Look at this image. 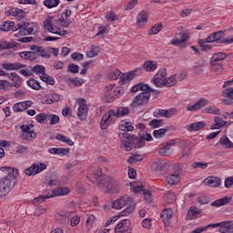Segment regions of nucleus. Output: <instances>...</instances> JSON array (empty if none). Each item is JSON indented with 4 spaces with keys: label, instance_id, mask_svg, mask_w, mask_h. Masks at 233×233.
Here are the masks:
<instances>
[{
    "label": "nucleus",
    "instance_id": "obj_1",
    "mask_svg": "<svg viewBox=\"0 0 233 233\" xmlns=\"http://www.w3.org/2000/svg\"><path fill=\"white\" fill-rule=\"evenodd\" d=\"M70 15H72V11H70V9H66L59 19H56L53 16H47L43 21V29L45 32L55 34L56 35H66L68 31L63 28H68V26H70V22H67Z\"/></svg>",
    "mask_w": 233,
    "mask_h": 233
},
{
    "label": "nucleus",
    "instance_id": "obj_2",
    "mask_svg": "<svg viewBox=\"0 0 233 233\" xmlns=\"http://www.w3.org/2000/svg\"><path fill=\"white\" fill-rule=\"evenodd\" d=\"M2 172H5V176L0 179V199L10 194L12 188L15 187V178L19 175V170L14 167H3Z\"/></svg>",
    "mask_w": 233,
    "mask_h": 233
},
{
    "label": "nucleus",
    "instance_id": "obj_3",
    "mask_svg": "<svg viewBox=\"0 0 233 233\" xmlns=\"http://www.w3.org/2000/svg\"><path fill=\"white\" fill-rule=\"evenodd\" d=\"M94 179L100 182L98 184L99 188L105 190V192H108L109 194H119V190H121V182L115 178H110L108 177L103 178V175L101 171H96L93 173Z\"/></svg>",
    "mask_w": 233,
    "mask_h": 233
},
{
    "label": "nucleus",
    "instance_id": "obj_4",
    "mask_svg": "<svg viewBox=\"0 0 233 233\" xmlns=\"http://www.w3.org/2000/svg\"><path fill=\"white\" fill-rule=\"evenodd\" d=\"M128 206L126 209L121 212L122 216H130L134 210H136V203L127 195L122 196L112 203V208L115 210H121L124 207Z\"/></svg>",
    "mask_w": 233,
    "mask_h": 233
},
{
    "label": "nucleus",
    "instance_id": "obj_5",
    "mask_svg": "<svg viewBox=\"0 0 233 233\" xmlns=\"http://www.w3.org/2000/svg\"><path fill=\"white\" fill-rule=\"evenodd\" d=\"M208 43H219L220 45H230L233 43V37L227 39L225 38V31L220 30L210 34L207 37Z\"/></svg>",
    "mask_w": 233,
    "mask_h": 233
},
{
    "label": "nucleus",
    "instance_id": "obj_6",
    "mask_svg": "<svg viewBox=\"0 0 233 233\" xmlns=\"http://www.w3.org/2000/svg\"><path fill=\"white\" fill-rule=\"evenodd\" d=\"M20 130L22 132V141H34L37 137V135L34 131V125L32 124L20 126Z\"/></svg>",
    "mask_w": 233,
    "mask_h": 233
},
{
    "label": "nucleus",
    "instance_id": "obj_7",
    "mask_svg": "<svg viewBox=\"0 0 233 233\" xmlns=\"http://www.w3.org/2000/svg\"><path fill=\"white\" fill-rule=\"evenodd\" d=\"M118 137L121 141V148H125L127 152H130L132 150V143L136 141V136L129 135L127 132L124 133H118Z\"/></svg>",
    "mask_w": 233,
    "mask_h": 233
},
{
    "label": "nucleus",
    "instance_id": "obj_8",
    "mask_svg": "<svg viewBox=\"0 0 233 233\" xmlns=\"http://www.w3.org/2000/svg\"><path fill=\"white\" fill-rule=\"evenodd\" d=\"M170 167V162L167 160H157L152 164V170L157 176H163Z\"/></svg>",
    "mask_w": 233,
    "mask_h": 233
},
{
    "label": "nucleus",
    "instance_id": "obj_9",
    "mask_svg": "<svg viewBox=\"0 0 233 233\" xmlns=\"http://www.w3.org/2000/svg\"><path fill=\"white\" fill-rule=\"evenodd\" d=\"M148 101H150V93H148V91H144L134 97L131 106L132 108H137L138 106L147 105Z\"/></svg>",
    "mask_w": 233,
    "mask_h": 233
},
{
    "label": "nucleus",
    "instance_id": "obj_10",
    "mask_svg": "<svg viewBox=\"0 0 233 233\" xmlns=\"http://www.w3.org/2000/svg\"><path fill=\"white\" fill-rule=\"evenodd\" d=\"M78 108L76 116L81 121H85L88 117V106L86 105V100L84 98H79L77 101Z\"/></svg>",
    "mask_w": 233,
    "mask_h": 233
},
{
    "label": "nucleus",
    "instance_id": "obj_11",
    "mask_svg": "<svg viewBox=\"0 0 233 233\" xmlns=\"http://www.w3.org/2000/svg\"><path fill=\"white\" fill-rule=\"evenodd\" d=\"M167 81V69H159L157 73L153 76L152 83L155 86L158 88H163L165 86V82Z\"/></svg>",
    "mask_w": 233,
    "mask_h": 233
},
{
    "label": "nucleus",
    "instance_id": "obj_12",
    "mask_svg": "<svg viewBox=\"0 0 233 233\" xmlns=\"http://www.w3.org/2000/svg\"><path fill=\"white\" fill-rule=\"evenodd\" d=\"M113 117H117V111L114 110H109L107 115H105L102 117V120L100 122V127L102 130H106L108 128L109 125H112L114 123V118Z\"/></svg>",
    "mask_w": 233,
    "mask_h": 233
},
{
    "label": "nucleus",
    "instance_id": "obj_13",
    "mask_svg": "<svg viewBox=\"0 0 233 233\" xmlns=\"http://www.w3.org/2000/svg\"><path fill=\"white\" fill-rule=\"evenodd\" d=\"M43 170H46V164L35 163V164H32L31 167H29L28 168H26L25 170V174L26 176H35V175L43 172Z\"/></svg>",
    "mask_w": 233,
    "mask_h": 233
},
{
    "label": "nucleus",
    "instance_id": "obj_14",
    "mask_svg": "<svg viewBox=\"0 0 233 233\" xmlns=\"http://www.w3.org/2000/svg\"><path fill=\"white\" fill-rule=\"evenodd\" d=\"M115 233H132L130 219H123L115 227Z\"/></svg>",
    "mask_w": 233,
    "mask_h": 233
},
{
    "label": "nucleus",
    "instance_id": "obj_15",
    "mask_svg": "<svg viewBox=\"0 0 233 233\" xmlns=\"http://www.w3.org/2000/svg\"><path fill=\"white\" fill-rule=\"evenodd\" d=\"M104 96L107 103H112L116 99V84H111L105 87Z\"/></svg>",
    "mask_w": 233,
    "mask_h": 233
},
{
    "label": "nucleus",
    "instance_id": "obj_16",
    "mask_svg": "<svg viewBox=\"0 0 233 233\" xmlns=\"http://www.w3.org/2000/svg\"><path fill=\"white\" fill-rule=\"evenodd\" d=\"M28 26H30V23H28V22L17 24L16 26H15V28H13V32H17V30H19L18 33H15L14 35L15 37H23V35H26V28H28Z\"/></svg>",
    "mask_w": 233,
    "mask_h": 233
},
{
    "label": "nucleus",
    "instance_id": "obj_17",
    "mask_svg": "<svg viewBox=\"0 0 233 233\" xmlns=\"http://www.w3.org/2000/svg\"><path fill=\"white\" fill-rule=\"evenodd\" d=\"M203 183L212 188H218V187H221V178L218 177H208L204 179Z\"/></svg>",
    "mask_w": 233,
    "mask_h": 233
},
{
    "label": "nucleus",
    "instance_id": "obj_18",
    "mask_svg": "<svg viewBox=\"0 0 233 233\" xmlns=\"http://www.w3.org/2000/svg\"><path fill=\"white\" fill-rule=\"evenodd\" d=\"M32 105H34V102H32L30 100H26L24 102H18L14 105L13 110L15 112H25V110H27V108H30V106H32Z\"/></svg>",
    "mask_w": 233,
    "mask_h": 233
},
{
    "label": "nucleus",
    "instance_id": "obj_19",
    "mask_svg": "<svg viewBox=\"0 0 233 233\" xmlns=\"http://www.w3.org/2000/svg\"><path fill=\"white\" fill-rule=\"evenodd\" d=\"M207 105H208V101L205 98H202L195 104L187 106V112H196L197 110L203 108V106H207Z\"/></svg>",
    "mask_w": 233,
    "mask_h": 233
},
{
    "label": "nucleus",
    "instance_id": "obj_20",
    "mask_svg": "<svg viewBox=\"0 0 233 233\" xmlns=\"http://www.w3.org/2000/svg\"><path fill=\"white\" fill-rule=\"evenodd\" d=\"M2 67L4 70L14 71L21 70V68H26V65L21 63H3Z\"/></svg>",
    "mask_w": 233,
    "mask_h": 233
},
{
    "label": "nucleus",
    "instance_id": "obj_21",
    "mask_svg": "<svg viewBox=\"0 0 233 233\" xmlns=\"http://www.w3.org/2000/svg\"><path fill=\"white\" fill-rule=\"evenodd\" d=\"M222 97L224 105H232L233 101V87H228L222 92Z\"/></svg>",
    "mask_w": 233,
    "mask_h": 233
},
{
    "label": "nucleus",
    "instance_id": "obj_22",
    "mask_svg": "<svg viewBox=\"0 0 233 233\" xmlns=\"http://www.w3.org/2000/svg\"><path fill=\"white\" fill-rule=\"evenodd\" d=\"M59 99H61V96L56 93H50L43 98V101L45 105H52V103H57Z\"/></svg>",
    "mask_w": 233,
    "mask_h": 233
},
{
    "label": "nucleus",
    "instance_id": "obj_23",
    "mask_svg": "<svg viewBox=\"0 0 233 233\" xmlns=\"http://www.w3.org/2000/svg\"><path fill=\"white\" fill-rule=\"evenodd\" d=\"M148 21V13L147 11H142L137 15V25L138 26H145Z\"/></svg>",
    "mask_w": 233,
    "mask_h": 233
},
{
    "label": "nucleus",
    "instance_id": "obj_24",
    "mask_svg": "<svg viewBox=\"0 0 233 233\" xmlns=\"http://www.w3.org/2000/svg\"><path fill=\"white\" fill-rule=\"evenodd\" d=\"M48 152L54 156H67V154L70 153V149L63 147H52L48 149Z\"/></svg>",
    "mask_w": 233,
    "mask_h": 233
},
{
    "label": "nucleus",
    "instance_id": "obj_25",
    "mask_svg": "<svg viewBox=\"0 0 233 233\" xmlns=\"http://www.w3.org/2000/svg\"><path fill=\"white\" fill-rule=\"evenodd\" d=\"M221 233H233V220L223 221L222 226L219 228Z\"/></svg>",
    "mask_w": 233,
    "mask_h": 233
},
{
    "label": "nucleus",
    "instance_id": "obj_26",
    "mask_svg": "<svg viewBox=\"0 0 233 233\" xmlns=\"http://www.w3.org/2000/svg\"><path fill=\"white\" fill-rule=\"evenodd\" d=\"M68 194H70V188L66 187H58L57 189L49 192L51 198H56V196H66Z\"/></svg>",
    "mask_w": 233,
    "mask_h": 233
},
{
    "label": "nucleus",
    "instance_id": "obj_27",
    "mask_svg": "<svg viewBox=\"0 0 233 233\" xmlns=\"http://www.w3.org/2000/svg\"><path fill=\"white\" fill-rule=\"evenodd\" d=\"M174 216V211L170 208H166L162 211L160 218L162 221H164L165 225L168 223L169 219H172V217Z\"/></svg>",
    "mask_w": 233,
    "mask_h": 233
},
{
    "label": "nucleus",
    "instance_id": "obj_28",
    "mask_svg": "<svg viewBox=\"0 0 233 233\" xmlns=\"http://www.w3.org/2000/svg\"><path fill=\"white\" fill-rule=\"evenodd\" d=\"M180 177L178 173H175V174H171L169 176L167 177L166 181L167 183V185H177V183H179L180 181Z\"/></svg>",
    "mask_w": 233,
    "mask_h": 233
},
{
    "label": "nucleus",
    "instance_id": "obj_29",
    "mask_svg": "<svg viewBox=\"0 0 233 233\" xmlns=\"http://www.w3.org/2000/svg\"><path fill=\"white\" fill-rule=\"evenodd\" d=\"M147 90H148V85L144 83H138L133 86L131 88V92H133L134 94L137 92H147Z\"/></svg>",
    "mask_w": 233,
    "mask_h": 233
},
{
    "label": "nucleus",
    "instance_id": "obj_30",
    "mask_svg": "<svg viewBox=\"0 0 233 233\" xmlns=\"http://www.w3.org/2000/svg\"><path fill=\"white\" fill-rule=\"evenodd\" d=\"M143 68L146 72H154L157 70V63L154 61H147L143 64Z\"/></svg>",
    "mask_w": 233,
    "mask_h": 233
},
{
    "label": "nucleus",
    "instance_id": "obj_31",
    "mask_svg": "<svg viewBox=\"0 0 233 233\" xmlns=\"http://www.w3.org/2000/svg\"><path fill=\"white\" fill-rule=\"evenodd\" d=\"M230 203V197H225L219 198L211 203V207H223L224 205H228Z\"/></svg>",
    "mask_w": 233,
    "mask_h": 233
},
{
    "label": "nucleus",
    "instance_id": "obj_32",
    "mask_svg": "<svg viewBox=\"0 0 233 233\" xmlns=\"http://www.w3.org/2000/svg\"><path fill=\"white\" fill-rule=\"evenodd\" d=\"M10 77L12 78L13 86H15V88H19L21 86V81H23V78H21V76L15 73H11Z\"/></svg>",
    "mask_w": 233,
    "mask_h": 233
},
{
    "label": "nucleus",
    "instance_id": "obj_33",
    "mask_svg": "<svg viewBox=\"0 0 233 233\" xmlns=\"http://www.w3.org/2000/svg\"><path fill=\"white\" fill-rule=\"evenodd\" d=\"M136 76V71H130L127 74H124L120 76L123 85H127L128 81H132Z\"/></svg>",
    "mask_w": 233,
    "mask_h": 233
},
{
    "label": "nucleus",
    "instance_id": "obj_34",
    "mask_svg": "<svg viewBox=\"0 0 233 233\" xmlns=\"http://www.w3.org/2000/svg\"><path fill=\"white\" fill-rule=\"evenodd\" d=\"M118 128L122 132H132V130H134V126L127 121H121Z\"/></svg>",
    "mask_w": 233,
    "mask_h": 233
},
{
    "label": "nucleus",
    "instance_id": "obj_35",
    "mask_svg": "<svg viewBox=\"0 0 233 233\" xmlns=\"http://www.w3.org/2000/svg\"><path fill=\"white\" fill-rule=\"evenodd\" d=\"M201 128H205V122L193 123L187 127L188 132H198V130H201Z\"/></svg>",
    "mask_w": 233,
    "mask_h": 233
},
{
    "label": "nucleus",
    "instance_id": "obj_36",
    "mask_svg": "<svg viewBox=\"0 0 233 233\" xmlns=\"http://www.w3.org/2000/svg\"><path fill=\"white\" fill-rule=\"evenodd\" d=\"M223 59H227V53H216L211 58L210 65H214V63L223 61Z\"/></svg>",
    "mask_w": 233,
    "mask_h": 233
},
{
    "label": "nucleus",
    "instance_id": "obj_37",
    "mask_svg": "<svg viewBox=\"0 0 233 233\" xmlns=\"http://www.w3.org/2000/svg\"><path fill=\"white\" fill-rule=\"evenodd\" d=\"M198 216H201V211L197 208H190L187 214V219H196Z\"/></svg>",
    "mask_w": 233,
    "mask_h": 233
},
{
    "label": "nucleus",
    "instance_id": "obj_38",
    "mask_svg": "<svg viewBox=\"0 0 233 233\" xmlns=\"http://www.w3.org/2000/svg\"><path fill=\"white\" fill-rule=\"evenodd\" d=\"M164 198L167 201V203H168V205H174V203H176V194H174V192L172 191H168L164 195Z\"/></svg>",
    "mask_w": 233,
    "mask_h": 233
},
{
    "label": "nucleus",
    "instance_id": "obj_39",
    "mask_svg": "<svg viewBox=\"0 0 233 233\" xmlns=\"http://www.w3.org/2000/svg\"><path fill=\"white\" fill-rule=\"evenodd\" d=\"M219 143L220 145L224 146V148H233V143L232 141H230V139H228V137L227 136H223L220 139H219Z\"/></svg>",
    "mask_w": 233,
    "mask_h": 233
},
{
    "label": "nucleus",
    "instance_id": "obj_40",
    "mask_svg": "<svg viewBox=\"0 0 233 233\" xmlns=\"http://www.w3.org/2000/svg\"><path fill=\"white\" fill-rule=\"evenodd\" d=\"M15 154H16V156H25V154H28V147L18 145L15 149Z\"/></svg>",
    "mask_w": 233,
    "mask_h": 233
},
{
    "label": "nucleus",
    "instance_id": "obj_41",
    "mask_svg": "<svg viewBox=\"0 0 233 233\" xmlns=\"http://www.w3.org/2000/svg\"><path fill=\"white\" fill-rule=\"evenodd\" d=\"M14 28H15V22H5L0 26V30H2V32H9V30H14Z\"/></svg>",
    "mask_w": 233,
    "mask_h": 233
},
{
    "label": "nucleus",
    "instance_id": "obj_42",
    "mask_svg": "<svg viewBox=\"0 0 233 233\" xmlns=\"http://www.w3.org/2000/svg\"><path fill=\"white\" fill-rule=\"evenodd\" d=\"M56 139H57V141H62V143H66L69 147H74V141L62 134H57Z\"/></svg>",
    "mask_w": 233,
    "mask_h": 233
},
{
    "label": "nucleus",
    "instance_id": "obj_43",
    "mask_svg": "<svg viewBox=\"0 0 233 233\" xmlns=\"http://www.w3.org/2000/svg\"><path fill=\"white\" fill-rule=\"evenodd\" d=\"M60 0H45L44 6L46 8H56V6H59Z\"/></svg>",
    "mask_w": 233,
    "mask_h": 233
},
{
    "label": "nucleus",
    "instance_id": "obj_44",
    "mask_svg": "<svg viewBox=\"0 0 233 233\" xmlns=\"http://www.w3.org/2000/svg\"><path fill=\"white\" fill-rule=\"evenodd\" d=\"M99 55V46H92L91 50L87 51L86 56V57H96Z\"/></svg>",
    "mask_w": 233,
    "mask_h": 233
},
{
    "label": "nucleus",
    "instance_id": "obj_45",
    "mask_svg": "<svg viewBox=\"0 0 233 233\" xmlns=\"http://www.w3.org/2000/svg\"><path fill=\"white\" fill-rule=\"evenodd\" d=\"M177 83V79L176 78V75H172L170 77L166 78L164 86H167L170 88V86H174Z\"/></svg>",
    "mask_w": 233,
    "mask_h": 233
},
{
    "label": "nucleus",
    "instance_id": "obj_46",
    "mask_svg": "<svg viewBox=\"0 0 233 233\" xmlns=\"http://www.w3.org/2000/svg\"><path fill=\"white\" fill-rule=\"evenodd\" d=\"M168 130L167 128H160L153 131V136L157 139H161V137H165V134H167Z\"/></svg>",
    "mask_w": 233,
    "mask_h": 233
},
{
    "label": "nucleus",
    "instance_id": "obj_47",
    "mask_svg": "<svg viewBox=\"0 0 233 233\" xmlns=\"http://www.w3.org/2000/svg\"><path fill=\"white\" fill-rule=\"evenodd\" d=\"M130 109L128 107L121 106L116 109L117 117H123V116H127L129 114Z\"/></svg>",
    "mask_w": 233,
    "mask_h": 233
},
{
    "label": "nucleus",
    "instance_id": "obj_48",
    "mask_svg": "<svg viewBox=\"0 0 233 233\" xmlns=\"http://www.w3.org/2000/svg\"><path fill=\"white\" fill-rule=\"evenodd\" d=\"M50 198L52 197L50 196V192H48V194H46L44 196H39L34 198L33 203H35V205H39V203H43L45 199H50Z\"/></svg>",
    "mask_w": 233,
    "mask_h": 233
},
{
    "label": "nucleus",
    "instance_id": "obj_49",
    "mask_svg": "<svg viewBox=\"0 0 233 233\" xmlns=\"http://www.w3.org/2000/svg\"><path fill=\"white\" fill-rule=\"evenodd\" d=\"M40 79L44 81V83H46L47 85H54L55 83L54 77L46 75V73L41 75Z\"/></svg>",
    "mask_w": 233,
    "mask_h": 233
},
{
    "label": "nucleus",
    "instance_id": "obj_50",
    "mask_svg": "<svg viewBox=\"0 0 233 233\" xmlns=\"http://www.w3.org/2000/svg\"><path fill=\"white\" fill-rule=\"evenodd\" d=\"M211 65V70L212 72H215V74H217L218 76H219V74H221V72H223V66L219 65V64H210Z\"/></svg>",
    "mask_w": 233,
    "mask_h": 233
},
{
    "label": "nucleus",
    "instance_id": "obj_51",
    "mask_svg": "<svg viewBox=\"0 0 233 233\" xmlns=\"http://www.w3.org/2000/svg\"><path fill=\"white\" fill-rule=\"evenodd\" d=\"M27 86L33 88V90H39L41 88V85L35 79H30L27 81Z\"/></svg>",
    "mask_w": 233,
    "mask_h": 233
},
{
    "label": "nucleus",
    "instance_id": "obj_52",
    "mask_svg": "<svg viewBox=\"0 0 233 233\" xmlns=\"http://www.w3.org/2000/svg\"><path fill=\"white\" fill-rule=\"evenodd\" d=\"M36 56L38 57H46V59H50V54L46 52L43 47H38V50L36 51Z\"/></svg>",
    "mask_w": 233,
    "mask_h": 233
},
{
    "label": "nucleus",
    "instance_id": "obj_53",
    "mask_svg": "<svg viewBox=\"0 0 233 233\" xmlns=\"http://www.w3.org/2000/svg\"><path fill=\"white\" fill-rule=\"evenodd\" d=\"M190 154H192V146L187 144L182 149V156L183 157H188Z\"/></svg>",
    "mask_w": 233,
    "mask_h": 233
},
{
    "label": "nucleus",
    "instance_id": "obj_54",
    "mask_svg": "<svg viewBox=\"0 0 233 233\" xmlns=\"http://www.w3.org/2000/svg\"><path fill=\"white\" fill-rule=\"evenodd\" d=\"M108 77H109V79L116 81V80L119 79V77H121V71H119L118 69L112 71L108 74Z\"/></svg>",
    "mask_w": 233,
    "mask_h": 233
},
{
    "label": "nucleus",
    "instance_id": "obj_55",
    "mask_svg": "<svg viewBox=\"0 0 233 233\" xmlns=\"http://www.w3.org/2000/svg\"><path fill=\"white\" fill-rule=\"evenodd\" d=\"M134 143H135V148H141L142 147H145V139L143 138V137L136 138V136H135Z\"/></svg>",
    "mask_w": 233,
    "mask_h": 233
},
{
    "label": "nucleus",
    "instance_id": "obj_56",
    "mask_svg": "<svg viewBox=\"0 0 233 233\" xmlns=\"http://www.w3.org/2000/svg\"><path fill=\"white\" fill-rule=\"evenodd\" d=\"M214 123L216 126L218 127V128H222V127H225L227 125V121L223 120L220 116H216L214 118Z\"/></svg>",
    "mask_w": 233,
    "mask_h": 233
},
{
    "label": "nucleus",
    "instance_id": "obj_57",
    "mask_svg": "<svg viewBox=\"0 0 233 233\" xmlns=\"http://www.w3.org/2000/svg\"><path fill=\"white\" fill-rule=\"evenodd\" d=\"M206 110L208 112V114H214L215 116H219L221 114V112L219 111V108L214 106H208Z\"/></svg>",
    "mask_w": 233,
    "mask_h": 233
},
{
    "label": "nucleus",
    "instance_id": "obj_58",
    "mask_svg": "<svg viewBox=\"0 0 233 233\" xmlns=\"http://www.w3.org/2000/svg\"><path fill=\"white\" fill-rule=\"evenodd\" d=\"M12 88V84L6 80H0V90H9Z\"/></svg>",
    "mask_w": 233,
    "mask_h": 233
},
{
    "label": "nucleus",
    "instance_id": "obj_59",
    "mask_svg": "<svg viewBox=\"0 0 233 233\" xmlns=\"http://www.w3.org/2000/svg\"><path fill=\"white\" fill-rule=\"evenodd\" d=\"M178 37L182 43H187L190 36L188 35L187 31H182L178 34Z\"/></svg>",
    "mask_w": 233,
    "mask_h": 233
},
{
    "label": "nucleus",
    "instance_id": "obj_60",
    "mask_svg": "<svg viewBox=\"0 0 233 233\" xmlns=\"http://www.w3.org/2000/svg\"><path fill=\"white\" fill-rule=\"evenodd\" d=\"M106 18L107 21H117V15H116V13L109 11L106 13Z\"/></svg>",
    "mask_w": 233,
    "mask_h": 233
},
{
    "label": "nucleus",
    "instance_id": "obj_61",
    "mask_svg": "<svg viewBox=\"0 0 233 233\" xmlns=\"http://www.w3.org/2000/svg\"><path fill=\"white\" fill-rule=\"evenodd\" d=\"M142 227L143 228H147V230H150V228L152 227V218H145L142 220Z\"/></svg>",
    "mask_w": 233,
    "mask_h": 233
},
{
    "label": "nucleus",
    "instance_id": "obj_62",
    "mask_svg": "<svg viewBox=\"0 0 233 233\" xmlns=\"http://www.w3.org/2000/svg\"><path fill=\"white\" fill-rule=\"evenodd\" d=\"M160 156H170V147L168 146H164L158 150Z\"/></svg>",
    "mask_w": 233,
    "mask_h": 233
},
{
    "label": "nucleus",
    "instance_id": "obj_63",
    "mask_svg": "<svg viewBox=\"0 0 233 233\" xmlns=\"http://www.w3.org/2000/svg\"><path fill=\"white\" fill-rule=\"evenodd\" d=\"M50 125H57L59 123V116L57 115H49L48 116Z\"/></svg>",
    "mask_w": 233,
    "mask_h": 233
},
{
    "label": "nucleus",
    "instance_id": "obj_64",
    "mask_svg": "<svg viewBox=\"0 0 233 233\" xmlns=\"http://www.w3.org/2000/svg\"><path fill=\"white\" fill-rule=\"evenodd\" d=\"M33 72H34V74H41L43 76V74H45V66H35L33 67Z\"/></svg>",
    "mask_w": 233,
    "mask_h": 233
}]
</instances>
